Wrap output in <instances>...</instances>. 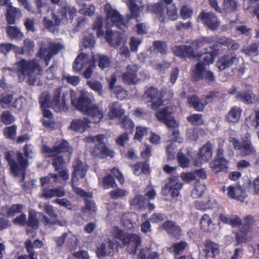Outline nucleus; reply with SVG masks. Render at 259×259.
Instances as JSON below:
<instances>
[{
	"mask_svg": "<svg viewBox=\"0 0 259 259\" xmlns=\"http://www.w3.org/2000/svg\"><path fill=\"white\" fill-rule=\"evenodd\" d=\"M112 236V240H105L97 247L96 253L98 257L109 255L114 251H118L119 247L125 246L131 254H135L142 243L141 238L138 235L128 233L119 228H115Z\"/></svg>",
	"mask_w": 259,
	"mask_h": 259,
	"instance_id": "f257e3e1",
	"label": "nucleus"
},
{
	"mask_svg": "<svg viewBox=\"0 0 259 259\" xmlns=\"http://www.w3.org/2000/svg\"><path fill=\"white\" fill-rule=\"evenodd\" d=\"M39 221L41 222L45 226L56 224L54 221H51L43 213L36 212L32 209H30L27 225L29 227L38 226L39 225Z\"/></svg>",
	"mask_w": 259,
	"mask_h": 259,
	"instance_id": "f8f14e48",
	"label": "nucleus"
},
{
	"mask_svg": "<svg viewBox=\"0 0 259 259\" xmlns=\"http://www.w3.org/2000/svg\"><path fill=\"white\" fill-rule=\"evenodd\" d=\"M205 190V186L197 181L195 183V188L191 192V196L194 199L199 198L202 196Z\"/></svg>",
	"mask_w": 259,
	"mask_h": 259,
	"instance_id": "37998d69",
	"label": "nucleus"
},
{
	"mask_svg": "<svg viewBox=\"0 0 259 259\" xmlns=\"http://www.w3.org/2000/svg\"><path fill=\"white\" fill-rule=\"evenodd\" d=\"M187 243L183 241L174 243L171 246L173 252L177 255L180 254L185 250L187 247Z\"/></svg>",
	"mask_w": 259,
	"mask_h": 259,
	"instance_id": "3c124183",
	"label": "nucleus"
},
{
	"mask_svg": "<svg viewBox=\"0 0 259 259\" xmlns=\"http://www.w3.org/2000/svg\"><path fill=\"white\" fill-rule=\"evenodd\" d=\"M251 228H239L235 233V246L250 242L252 238Z\"/></svg>",
	"mask_w": 259,
	"mask_h": 259,
	"instance_id": "412c9836",
	"label": "nucleus"
},
{
	"mask_svg": "<svg viewBox=\"0 0 259 259\" xmlns=\"http://www.w3.org/2000/svg\"><path fill=\"white\" fill-rule=\"evenodd\" d=\"M153 47L154 50L161 54H164L166 52L167 45L165 42L155 41L153 42Z\"/></svg>",
	"mask_w": 259,
	"mask_h": 259,
	"instance_id": "680f3d73",
	"label": "nucleus"
},
{
	"mask_svg": "<svg viewBox=\"0 0 259 259\" xmlns=\"http://www.w3.org/2000/svg\"><path fill=\"white\" fill-rule=\"evenodd\" d=\"M223 5L224 9L227 12H234L237 11V3L234 0H224Z\"/></svg>",
	"mask_w": 259,
	"mask_h": 259,
	"instance_id": "8fccbe9b",
	"label": "nucleus"
},
{
	"mask_svg": "<svg viewBox=\"0 0 259 259\" xmlns=\"http://www.w3.org/2000/svg\"><path fill=\"white\" fill-rule=\"evenodd\" d=\"M258 45L256 43L251 44L248 47H244L241 50V53L246 56H254L257 55Z\"/></svg>",
	"mask_w": 259,
	"mask_h": 259,
	"instance_id": "a19ab883",
	"label": "nucleus"
},
{
	"mask_svg": "<svg viewBox=\"0 0 259 259\" xmlns=\"http://www.w3.org/2000/svg\"><path fill=\"white\" fill-rule=\"evenodd\" d=\"M121 126L127 132L131 133L134 126L133 121L127 117H124L122 119Z\"/></svg>",
	"mask_w": 259,
	"mask_h": 259,
	"instance_id": "4d7b16f0",
	"label": "nucleus"
},
{
	"mask_svg": "<svg viewBox=\"0 0 259 259\" xmlns=\"http://www.w3.org/2000/svg\"><path fill=\"white\" fill-rule=\"evenodd\" d=\"M172 108L167 106L158 111L156 114V117L159 121L164 123L172 117Z\"/></svg>",
	"mask_w": 259,
	"mask_h": 259,
	"instance_id": "c9c22d12",
	"label": "nucleus"
},
{
	"mask_svg": "<svg viewBox=\"0 0 259 259\" xmlns=\"http://www.w3.org/2000/svg\"><path fill=\"white\" fill-rule=\"evenodd\" d=\"M103 20L102 16H98L93 25V29L96 30V35L98 37L102 36L104 34V31L102 29Z\"/></svg>",
	"mask_w": 259,
	"mask_h": 259,
	"instance_id": "a18cd8bd",
	"label": "nucleus"
},
{
	"mask_svg": "<svg viewBox=\"0 0 259 259\" xmlns=\"http://www.w3.org/2000/svg\"><path fill=\"white\" fill-rule=\"evenodd\" d=\"M203 40V38L201 37L193 41L192 46H175L172 48V51L176 56L181 57H187L190 59L201 57L202 55L195 54L194 50H197L204 46L205 44Z\"/></svg>",
	"mask_w": 259,
	"mask_h": 259,
	"instance_id": "0eeeda50",
	"label": "nucleus"
},
{
	"mask_svg": "<svg viewBox=\"0 0 259 259\" xmlns=\"http://www.w3.org/2000/svg\"><path fill=\"white\" fill-rule=\"evenodd\" d=\"M71 101V104L78 110L87 114L94 123L99 122L103 117V110L97 105L92 103L89 94L82 91L78 99L76 93L73 90H67Z\"/></svg>",
	"mask_w": 259,
	"mask_h": 259,
	"instance_id": "f03ea898",
	"label": "nucleus"
},
{
	"mask_svg": "<svg viewBox=\"0 0 259 259\" xmlns=\"http://www.w3.org/2000/svg\"><path fill=\"white\" fill-rule=\"evenodd\" d=\"M241 110L239 107L234 106L232 107L226 116L228 122L232 123L237 122L240 117Z\"/></svg>",
	"mask_w": 259,
	"mask_h": 259,
	"instance_id": "72a5a7b5",
	"label": "nucleus"
},
{
	"mask_svg": "<svg viewBox=\"0 0 259 259\" xmlns=\"http://www.w3.org/2000/svg\"><path fill=\"white\" fill-rule=\"evenodd\" d=\"M227 190V194L229 197L241 202L244 201L246 196L245 193V189L240 186H230L228 188Z\"/></svg>",
	"mask_w": 259,
	"mask_h": 259,
	"instance_id": "393cba45",
	"label": "nucleus"
},
{
	"mask_svg": "<svg viewBox=\"0 0 259 259\" xmlns=\"http://www.w3.org/2000/svg\"><path fill=\"white\" fill-rule=\"evenodd\" d=\"M169 236L174 239H178L181 236V228H163Z\"/></svg>",
	"mask_w": 259,
	"mask_h": 259,
	"instance_id": "603ef678",
	"label": "nucleus"
},
{
	"mask_svg": "<svg viewBox=\"0 0 259 259\" xmlns=\"http://www.w3.org/2000/svg\"><path fill=\"white\" fill-rule=\"evenodd\" d=\"M205 251L207 256L214 257L219 253L218 245L211 241H207L205 245Z\"/></svg>",
	"mask_w": 259,
	"mask_h": 259,
	"instance_id": "58836bf2",
	"label": "nucleus"
},
{
	"mask_svg": "<svg viewBox=\"0 0 259 259\" xmlns=\"http://www.w3.org/2000/svg\"><path fill=\"white\" fill-rule=\"evenodd\" d=\"M248 190L253 194H257L259 193V176L253 182L248 183Z\"/></svg>",
	"mask_w": 259,
	"mask_h": 259,
	"instance_id": "5fc2aeb1",
	"label": "nucleus"
},
{
	"mask_svg": "<svg viewBox=\"0 0 259 259\" xmlns=\"http://www.w3.org/2000/svg\"><path fill=\"white\" fill-rule=\"evenodd\" d=\"M212 155V146L210 143L207 142L200 149L196 158L195 164L198 165L206 162L211 158Z\"/></svg>",
	"mask_w": 259,
	"mask_h": 259,
	"instance_id": "4be33fe9",
	"label": "nucleus"
},
{
	"mask_svg": "<svg viewBox=\"0 0 259 259\" xmlns=\"http://www.w3.org/2000/svg\"><path fill=\"white\" fill-rule=\"evenodd\" d=\"M23 207L22 204H13L8 209L7 213L10 217H13L16 213L21 212Z\"/></svg>",
	"mask_w": 259,
	"mask_h": 259,
	"instance_id": "6e6d98bb",
	"label": "nucleus"
},
{
	"mask_svg": "<svg viewBox=\"0 0 259 259\" xmlns=\"http://www.w3.org/2000/svg\"><path fill=\"white\" fill-rule=\"evenodd\" d=\"M143 99L148 103L151 102V108L153 109H157L162 104L161 95L157 89L153 87L149 88L145 92Z\"/></svg>",
	"mask_w": 259,
	"mask_h": 259,
	"instance_id": "f3484780",
	"label": "nucleus"
},
{
	"mask_svg": "<svg viewBox=\"0 0 259 259\" xmlns=\"http://www.w3.org/2000/svg\"><path fill=\"white\" fill-rule=\"evenodd\" d=\"M9 70L13 71L17 74L20 82H22L26 79V82L31 85L38 84V75H40L42 71L38 60L36 59H22L16 62Z\"/></svg>",
	"mask_w": 259,
	"mask_h": 259,
	"instance_id": "7ed1b4c3",
	"label": "nucleus"
},
{
	"mask_svg": "<svg viewBox=\"0 0 259 259\" xmlns=\"http://www.w3.org/2000/svg\"><path fill=\"white\" fill-rule=\"evenodd\" d=\"M68 96V92L63 88H59L55 91L53 99L50 102V96L47 93H43L39 98V103L43 108L52 106L57 112L63 110L66 105V97Z\"/></svg>",
	"mask_w": 259,
	"mask_h": 259,
	"instance_id": "39448f33",
	"label": "nucleus"
},
{
	"mask_svg": "<svg viewBox=\"0 0 259 259\" xmlns=\"http://www.w3.org/2000/svg\"><path fill=\"white\" fill-rule=\"evenodd\" d=\"M21 16L20 11L17 8L10 6L7 9L6 18L7 22L10 24L15 23V20Z\"/></svg>",
	"mask_w": 259,
	"mask_h": 259,
	"instance_id": "f704fd0d",
	"label": "nucleus"
},
{
	"mask_svg": "<svg viewBox=\"0 0 259 259\" xmlns=\"http://www.w3.org/2000/svg\"><path fill=\"white\" fill-rule=\"evenodd\" d=\"M246 123L250 126L257 127L259 126V110H255L254 114H251L245 119Z\"/></svg>",
	"mask_w": 259,
	"mask_h": 259,
	"instance_id": "c03bdc74",
	"label": "nucleus"
},
{
	"mask_svg": "<svg viewBox=\"0 0 259 259\" xmlns=\"http://www.w3.org/2000/svg\"><path fill=\"white\" fill-rule=\"evenodd\" d=\"M235 98L247 104L252 103L255 100V95L252 91L249 90L238 92L236 94Z\"/></svg>",
	"mask_w": 259,
	"mask_h": 259,
	"instance_id": "c756f323",
	"label": "nucleus"
},
{
	"mask_svg": "<svg viewBox=\"0 0 259 259\" xmlns=\"http://www.w3.org/2000/svg\"><path fill=\"white\" fill-rule=\"evenodd\" d=\"M224 95L219 91H213L206 95L205 99H199L195 95L188 97V102L191 106L198 111H202L205 106L209 102H212L215 99H222Z\"/></svg>",
	"mask_w": 259,
	"mask_h": 259,
	"instance_id": "6e6552de",
	"label": "nucleus"
},
{
	"mask_svg": "<svg viewBox=\"0 0 259 259\" xmlns=\"http://www.w3.org/2000/svg\"><path fill=\"white\" fill-rule=\"evenodd\" d=\"M127 5L130 12L125 17L127 24L132 19H135L137 22H140L141 21V15L145 8L144 5L139 6L136 0H128Z\"/></svg>",
	"mask_w": 259,
	"mask_h": 259,
	"instance_id": "2eb2a0df",
	"label": "nucleus"
},
{
	"mask_svg": "<svg viewBox=\"0 0 259 259\" xmlns=\"http://www.w3.org/2000/svg\"><path fill=\"white\" fill-rule=\"evenodd\" d=\"M93 62L98 63V66L101 69L108 68L111 64V60L107 56L103 54H97L92 56Z\"/></svg>",
	"mask_w": 259,
	"mask_h": 259,
	"instance_id": "cd10ccee",
	"label": "nucleus"
},
{
	"mask_svg": "<svg viewBox=\"0 0 259 259\" xmlns=\"http://www.w3.org/2000/svg\"><path fill=\"white\" fill-rule=\"evenodd\" d=\"M85 206L82 207V211L84 215L90 214L93 215L96 211V204L92 199L86 198L84 199Z\"/></svg>",
	"mask_w": 259,
	"mask_h": 259,
	"instance_id": "e433bc0d",
	"label": "nucleus"
},
{
	"mask_svg": "<svg viewBox=\"0 0 259 259\" xmlns=\"http://www.w3.org/2000/svg\"><path fill=\"white\" fill-rule=\"evenodd\" d=\"M87 83L91 89L98 93L99 95H102V85L100 81L90 80L87 81Z\"/></svg>",
	"mask_w": 259,
	"mask_h": 259,
	"instance_id": "49530a36",
	"label": "nucleus"
},
{
	"mask_svg": "<svg viewBox=\"0 0 259 259\" xmlns=\"http://www.w3.org/2000/svg\"><path fill=\"white\" fill-rule=\"evenodd\" d=\"M198 17L202 23L212 31L217 30L220 24L218 18L212 13L202 11Z\"/></svg>",
	"mask_w": 259,
	"mask_h": 259,
	"instance_id": "aec40b11",
	"label": "nucleus"
},
{
	"mask_svg": "<svg viewBox=\"0 0 259 259\" xmlns=\"http://www.w3.org/2000/svg\"><path fill=\"white\" fill-rule=\"evenodd\" d=\"M209 164L212 170L215 172H218L227 169V161L225 159L214 158Z\"/></svg>",
	"mask_w": 259,
	"mask_h": 259,
	"instance_id": "473e14b6",
	"label": "nucleus"
},
{
	"mask_svg": "<svg viewBox=\"0 0 259 259\" xmlns=\"http://www.w3.org/2000/svg\"><path fill=\"white\" fill-rule=\"evenodd\" d=\"M218 51L217 50L211 51L209 52H205L204 54L202 60L197 63H201L204 67L207 65H209L213 62L215 56L218 55Z\"/></svg>",
	"mask_w": 259,
	"mask_h": 259,
	"instance_id": "ea45409f",
	"label": "nucleus"
},
{
	"mask_svg": "<svg viewBox=\"0 0 259 259\" xmlns=\"http://www.w3.org/2000/svg\"><path fill=\"white\" fill-rule=\"evenodd\" d=\"M64 48V46L60 43L42 41L39 44L37 56L44 59L48 66L53 56L58 54Z\"/></svg>",
	"mask_w": 259,
	"mask_h": 259,
	"instance_id": "423d86ee",
	"label": "nucleus"
},
{
	"mask_svg": "<svg viewBox=\"0 0 259 259\" xmlns=\"http://www.w3.org/2000/svg\"><path fill=\"white\" fill-rule=\"evenodd\" d=\"M29 244V248L31 250H34L33 249L34 247L36 248H40L43 245V242L39 240V239L35 240L33 243H32L31 241L29 239L26 240L25 242V246L26 249H27V247H28V245Z\"/></svg>",
	"mask_w": 259,
	"mask_h": 259,
	"instance_id": "69168bd1",
	"label": "nucleus"
},
{
	"mask_svg": "<svg viewBox=\"0 0 259 259\" xmlns=\"http://www.w3.org/2000/svg\"><path fill=\"white\" fill-rule=\"evenodd\" d=\"M116 186L114 178L109 174L103 180V187L105 189L114 187Z\"/></svg>",
	"mask_w": 259,
	"mask_h": 259,
	"instance_id": "bf43d9fd",
	"label": "nucleus"
},
{
	"mask_svg": "<svg viewBox=\"0 0 259 259\" xmlns=\"http://www.w3.org/2000/svg\"><path fill=\"white\" fill-rule=\"evenodd\" d=\"M131 206L137 210H142L146 208L148 205V199L144 196L136 194L130 200Z\"/></svg>",
	"mask_w": 259,
	"mask_h": 259,
	"instance_id": "bb28decb",
	"label": "nucleus"
},
{
	"mask_svg": "<svg viewBox=\"0 0 259 259\" xmlns=\"http://www.w3.org/2000/svg\"><path fill=\"white\" fill-rule=\"evenodd\" d=\"M42 152L47 154L46 156L52 157L55 156L62 152H68L69 154H71L73 150L67 141H62L58 144H56L52 148L44 146Z\"/></svg>",
	"mask_w": 259,
	"mask_h": 259,
	"instance_id": "4468645a",
	"label": "nucleus"
},
{
	"mask_svg": "<svg viewBox=\"0 0 259 259\" xmlns=\"http://www.w3.org/2000/svg\"><path fill=\"white\" fill-rule=\"evenodd\" d=\"M82 8L79 10L80 14L88 15L89 16H93L95 12V7L92 5H87L86 4L82 5Z\"/></svg>",
	"mask_w": 259,
	"mask_h": 259,
	"instance_id": "de8ad7c7",
	"label": "nucleus"
},
{
	"mask_svg": "<svg viewBox=\"0 0 259 259\" xmlns=\"http://www.w3.org/2000/svg\"><path fill=\"white\" fill-rule=\"evenodd\" d=\"M128 192L126 190L117 188L109 192L110 197L111 199H117L126 196Z\"/></svg>",
	"mask_w": 259,
	"mask_h": 259,
	"instance_id": "09e8293b",
	"label": "nucleus"
},
{
	"mask_svg": "<svg viewBox=\"0 0 259 259\" xmlns=\"http://www.w3.org/2000/svg\"><path fill=\"white\" fill-rule=\"evenodd\" d=\"M17 127L15 125L6 127L4 130L5 136L10 139H14L16 134Z\"/></svg>",
	"mask_w": 259,
	"mask_h": 259,
	"instance_id": "864d4df0",
	"label": "nucleus"
},
{
	"mask_svg": "<svg viewBox=\"0 0 259 259\" xmlns=\"http://www.w3.org/2000/svg\"><path fill=\"white\" fill-rule=\"evenodd\" d=\"M23 154L17 151H9L5 153V157L10 166L11 172L15 176H22L21 181L24 179L26 168L28 165V158H31L33 153L31 145H25L23 147Z\"/></svg>",
	"mask_w": 259,
	"mask_h": 259,
	"instance_id": "20e7f679",
	"label": "nucleus"
},
{
	"mask_svg": "<svg viewBox=\"0 0 259 259\" xmlns=\"http://www.w3.org/2000/svg\"><path fill=\"white\" fill-rule=\"evenodd\" d=\"M54 157L53 159L52 164L55 168V170L58 171L59 169L63 168L64 161L63 157L61 156H55Z\"/></svg>",
	"mask_w": 259,
	"mask_h": 259,
	"instance_id": "0e129e2a",
	"label": "nucleus"
},
{
	"mask_svg": "<svg viewBox=\"0 0 259 259\" xmlns=\"http://www.w3.org/2000/svg\"><path fill=\"white\" fill-rule=\"evenodd\" d=\"M77 13L76 9L73 6L65 5L60 8L56 13H52V19L57 26L66 23L68 20H72Z\"/></svg>",
	"mask_w": 259,
	"mask_h": 259,
	"instance_id": "9d476101",
	"label": "nucleus"
},
{
	"mask_svg": "<svg viewBox=\"0 0 259 259\" xmlns=\"http://www.w3.org/2000/svg\"><path fill=\"white\" fill-rule=\"evenodd\" d=\"M112 32L110 30H108L106 32L105 38L108 42L112 47H118L120 45V41L118 39L115 40L112 39Z\"/></svg>",
	"mask_w": 259,
	"mask_h": 259,
	"instance_id": "052dcab7",
	"label": "nucleus"
},
{
	"mask_svg": "<svg viewBox=\"0 0 259 259\" xmlns=\"http://www.w3.org/2000/svg\"><path fill=\"white\" fill-rule=\"evenodd\" d=\"M91 121V118L89 117L88 119H75L72 121L69 128L73 131L82 133L88 128L89 123L93 122Z\"/></svg>",
	"mask_w": 259,
	"mask_h": 259,
	"instance_id": "a878e982",
	"label": "nucleus"
},
{
	"mask_svg": "<svg viewBox=\"0 0 259 259\" xmlns=\"http://www.w3.org/2000/svg\"><path fill=\"white\" fill-rule=\"evenodd\" d=\"M73 171L71 176V181L76 183L78 179L77 176L83 178L88 170V165L81 161L79 158H75L72 162Z\"/></svg>",
	"mask_w": 259,
	"mask_h": 259,
	"instance_id": "a211bd4d",
	"label": "nucleus"
},
{
	"mask_svg": "<svg viewBox=\"0 0 259 259\" xmlns=\"http://www.w3.org/2000/svg\"><path fill=\"white\" fill-rule=\"evenodd\" d=\"M6 32L8 36L11 39L20 40L23 37V33L17 26H8L6 28Z\"/></svg>",
	"mask_w": 259,
	"mask_h": 259,
	"instance_id": "4c0bfd02",
	"label": "nucleus"
},
{
	"mask_svg": "<svg viewBox=\"0 0 259 259\" xmlns=\"http://www.w3.org/2000/svg\"><path fill=\"white\" fill-rule=\"evenodd\" d=\"M139 70L138 65L132 64L128 65L126 67V71L122 75V80L127 85L135 84L138 81L137 71Z\"/></svg>",
	"mask_w": 259,
	"mask_h": 259,
	"instance_id": "6ab92c4d",
	"label": "nucleus"
},
{
	"mask_svg": "<svg viewBox=\"0 0 259 259\" xmlns=\"http://www.w3.org/2000/svg\"><path fill=\"white\" fill-rule=\"evenodd\" d=\"M95 42L94 36L92 35L85 36L82 39V46L87 48H92L94 47Z\"/></svg>",
	"mask_w": 259,
	"mask_h": 259,
	"instance_id": "338daca9",
	"label": "nucleus"
},
{
	"mask_svg": "<svg viewBox=\"0 0 259 259\" xmlns=\"http://www.w3.org/2000/svg\"><path fill=\"white\" fill-rule=\"evenodd\" d=\"M256 150L250 140H243L242 147L240 150V154L243 156L254 155Z\"/></svg>",
	"mask_w": 259,
	"mask_h": 259,
	"instance_id": "7c9ffc66",
	"label": "nucleus"
},
{
	"mask_svg": "<svg viewBox=\"0 0 259 259\" xmlns=\"http://www.w3.org/2000/svg\"><path fill=\"white\" fill-rule=\"evenodd\" d=\"M239 62V58L232 53H228L222 56L218 60L217 65L220 71H223Z\"/></svg>",
	"mask_w": 259,
	"mask_h": 259,
	"instance_id": "5701e85b",
	"label": "nucleus"
},
{
	"mask_svg": "<svg viewBox=\"0 0 259 259\" xmlns=\"http://www.w3.org/2000/svg\"><path fill=\"white\" fill-rule=\"evenodd\" d=\"M13 99V97L11 95H8L2 97L0 99V104L4 108H9L11 106V103Z\"/></svg>",
	"mask_w": 259,
	"mask_h": 259,
	"instance_id": "e2e57ef3",
	"label": "nucleus"
},
{
	"mask_svg": "<svg viewBox=\"0 0 259 259\" xmlns=\"http://www.w3.org/2000/svg\"><path fill=\"white\" fill-rule=\"evenodd\" d=\"M65 192L63 188L57 187L55 189L43 190V192L41 195L47 198H51L54 197H61L65 195Z\"/></svg>",
	"mask_w": 259,
	"mask_h": 259,
	"instance_id": "2f4dec72",
	"label": "nucleus"
},
{
	"mask_svg": "<svg viewBox=\"0 0 259 259\" xmlns=\"http://www.w3.org/2000/svg\"><path fill=\"white\" fill-rule=\"evenodd\" d=\"M92 62V57H90L89 55L84 53H80L74 61L73 69L75 72H79Z\"/></svg>",
	"mask_w": 259,
	"mask_h": 259,
	"instance_id": "b1692460",
	"label": "nucleus"
},
{
	"mask_svg": "<svg viewBox=\"0 0 259 259\" xmlns=\"http://www.w3.org/2000/svg\"><path fill=\"white\" fill-rule=\"evenodd\" d=\"M193 77L196 80L204 79L210 84L213 83L215 81V77L213 73L209 70H206L201 63L196 64L193 70Z\"/></svg>",
	"mask_w": 259,
	"mask_h": 259,
	"instance_id": "dca6fc26",
	"label": "nucleus"
},
{
	"mask_svg": "<svg viewBox=\"0 0 259 259\" xmlns=\"http://www.w3.org/2000/svg\"><path fill=\"white\" fill-rule=\"evenodd\" d=\"M2 121L6 124H9L14 121V117L8 111H4L1 116Z\"/></svg>",
	"mask_w": 259,
	"mask_h": 259,
	"instance_id": "13d9d810",
	"label": "nucleus"
},
{
	"mask_svg": "<svg viewBox=\"0 0 259 259\" xmlns=\"http://www.w3.org/2000/svg\"><path fill=\"white\" fill-rule=\"evenodd\" d=\"M114 93L116 98L120 100L125 99L127 97V92L121 87L117 86L114 88Z\"/></svg>",
	"mask_w": 259,
	"mask_h": 259,
	"instance_id": "774afa93",
	"label": "nucleus"
},
{
	"mask_svg": "<svg viewBox=\"0 0 259 259\" xmlns=\"http://www.w3.org/2000/svg\"><path fill=\"white\" fill-rule=\"evenodd\" d=\"M104 138V137L102 135H99L95 137L89 136L87 137L89 142H97L92 154L101 158H104L107 156L113 157L114 152L105 146L103 142Z\"/></svg>",
	"mask_w": 259,
	"mask_h": 259,
	"instance_id": "1a4fd4ad",
	"label": "nucleus"
},
{
	"mask_svg": "<svg viewBox=\"0 0 259 259\" xmlns=\"http://www.w3.org/2000/svg\"><path fill=\"white\" fill-rule=\"evenodd\" d=\"M124 111L121 109L119 103L115 102L112 103L110 111L109 112V116L110 118H113L116 117H120L123 114Z\"/></svg>",
	"mask_w": 259,
	"mask_h": 259,
	"instance_id": "79ce46f5",
	"label": "nucleus"
},
{
	"mask_svg": "<svg viewBox=\"0 0 259 259\" xmlns=\"http://www.w3.org/2000/svg\"><path fill=\"white\" fill-rule=\"evenodd\" d=\"M147 9L149 11H152L155 13L158 16L159 21L164 22V5L163 4H154L153 5H148L147 6Z\"/></svg>",
	"mask_w": 259,
	"mask_h": 259,
	"instance_id": "c85d7f7f",
	"label": "nucleus"
},
{
	"mask_svg": "<svg viewBox=\"0 0 259 259\" xmlns=\"http://www.w3.org/2000/svg\"><path fill=\"white\" fill-rule=\"evenodd\" d=\"M182 186L183 184L179 181L178 177H171L169 178V182L163 187L161 193L164 196L170 195L172 197H177Z\"/></svg>",
	"mask_w": 259,
	"mask_h": 259,
	"instance_id": "ddd939ff",
	"label": "nucleus"
},
{
	"mask_svg": "<svg viewBox=\"0 0 259 259\" xmlns=\"http://www.w3.org/2000/svg\"><path fill=\"white\" fill-rule=\"evenodd\" d=\"M104 11L106 13V18L110 20L116 27L123 31L127 28V22L122 15L110 5L107 3L104 6Z\"/></svg>",
	"mask_w": 259,
	"mask_h": 259,
	"instance_id": "9b49d317",
	"label": "nucleus"
}]
</instances>
